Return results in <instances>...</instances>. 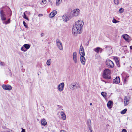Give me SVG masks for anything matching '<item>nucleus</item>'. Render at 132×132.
<instances>
[{"instance_id": "nucleus-1", "label": "nucleus", "mask_w": 132, "mask_h": 132, "mask_svg": "<svg viewBox=\"0 0 132 132\" xmlns=\"http://www.w3.org/2000/svg\"><path fill=\"white\" fill-rule=\"evenodd\" d=\"M84 22L81 20H79L75 23V25L73 26L72 29V33L75 35H77V33H81V30L84 25Z\"/></svg>"}, {"instance_id": "nucleus-2", "label": "nucleus", "mask_w": 132, "mask_h": 132, "mask_svg": "<svg viewBox=\"0 0 132 132\" xmlns=\"http://www.w3.org/2000/svg\"><path fill=\"white\" fill-rule=\"evenodd\" d=\"M111 71L109 69H106L104 71L103 74V76L104 78L106 79H109L111 78V77L108 75L110 72Z\"/></svg>"}, {"instance_id": "nucleus-3", "label": "nucleus", "mask_w": 132, "mask_h": 132, "mask_svg": "<svg viewBox=\"0 0 132 132\" xmlns=\"http://www.w3.org/2000/svg\"><path fill=\"white\" fill-rule=\"evenodd\" d=\"M2 8H0V16L1 18V20L3 21H4L6 19V15L4 11L2 10Z\"/></svg>"}, {"instance_id": "nucleus-4", "label": "nucleus", "mask_w": 132, "mask_h": 132, "mask_svg": "<svg viewBox=\"0 0 132 132\" xmlns=\"http://www.w3.org/2000/svg\"><path fill=\"white\" fill-rule=\"evenodd\" d=\"M71 14L73 16H77L80 14V10L78 9H75L71 11Z\"/></svg>"}, {"instance_id": "nucleus-5", "label": "nucleus", "mask_w": 132, "mask_h": 132, "mask_svg": "<svg viewBox=\"0 0 132 132\" xmlns=\"http://www.w3.org/2000/svg\"><path fill=\"white\" fill-rule=\"evenodd\" d=\"M106 64L109 68H113L114 67V64L113 62L110 60H108L106 61Z\"/></svg>"}, {"instance_id": "nucleus-6", "label": "nucleus", "mask_w": 132, "mask_h": 132, "mask_svg": "<svg viewBox=\"0 0 132 132\" xmlns=\"http://www.w3.org/2000/svg\"><path fill=\"white\" fill-rule=\"evenodd\" d=\"M56 42L57 46L58 48L60 50H62L63 47L62 44L60 41L58 39H57L56 40Z\"/></svg>"}, {"instance_id": "nucleus-7", "label": "nucleus", "mask_w": 132, "mask_h": 132, "mask_svg": "<svg viewBox=\"0 0 132 132\" xmlns=\"http://www.w3.org/2000/svg\"><path fill=\"white\" fill-rule=\"evenodd\" d=\"M64 86V82H62L58 85L57 89L60 92H61L63 90Z\"/></svg>"}, {"instance_id": "nucleus-8", "label": "nucleus", "mask_w": 132, "mask_h": 132, "mask_svg": "<svg viewBox=\"0 0 132 132\" xmlns=\"http://www.w3.org/2000/svg\"><path fill=\"white\" fill-rule=\"evenodd\" d=\"M2 87L5 90H10L12 89L11 86L9 85H3L2 86Z\"/></svg>"}, {"instance_id": "nucleus-9", "label": "nucleus", "mask_w": 132, "mask_h": 132, "mask_svg": "<svg viewBox=\"0 0 132 132\" xmlns=\"http://www.w3.org/2000/svg\"><path fill=\"white\" fill-rule=\"evenodd\" d=\"M73 59L75 63H77V53L76 52H74L73 53Z\"/></svg>"}, {"instance_id": "nucleus-10", "label": "nucleus", "mask_w": 132, "mask_h": 132, "mask_svg": "<svg viewBox=\"0 0 132 132\" xmlns=\"http://www.w3.org/2000/svg\"><path fill=\"white\" fill-rule=\"evenodd\" d=\"M69 86V88L72 90H73L77 87V84L75 83H72L70 84Z\"/></svg>"}, {"instance_id": "nucleus-11", "label": "nucleus", "mask_w": 132, "mask_h": 132, "mask_svg": "<svg viewBox=\"0 0 132 132\" xmlns=\"http://www.w3.org/2000/svg\"><path fill=\"white\" fill-rule=\"evenodd\" d=\"M120 81V79L119 77H117L116 78L113 80V83L116 84H119Z\"/></svg>"}, {"instance_id": "nucleus-12", "label": "nucleus", "mask_w": 132, "mask_h": 132, "mask_svg": "<svg viewBox=\"0 0 132 132\" xmlns=\"http://www.w3.org/2000/svg\"><path fill=\"white\" fill-rule=\"evenodd\" d=\"M124 105L125 106L127 105L129 103V99L127 97L125 96L124 99Z\"/></svg>"}, {"instance_id": "nucleus-13", "label": "nucleus", "mask_w": 132, "mask_h": 132, "mask_svg": "<svg viewBox=\"0 0 132 132\" xmlns=\"http://www.w3.org/2000/svg\"><path fill=\"white\" fill-rule=\"evenodd\" d=\"M122 37L127 41L129 42L130 40L129 38L130 37L127 34L123 35Z\"/></svg>"}, {"instance_id": "nucleus-14", "label": "nucleus", "mask_w": 132, "mask_h": 132, "mask_svg": "<svg viewBox=\"0 0 132 132\" xmlns=\"http://www.w3.org/2000/svg\"><path fill=\"white\" fill-rule=\"evenodd\" d=\"M57 13V11L55 10H53L49 15V16L51 18L54 17Z\"/></svg>"}, {"instance_id": "nucleus-15", "label": "nucleus", "mask_w": 132, "mask_h": 132, "mask_svg": "<svg viewBox=\"0 0 132 132\" xmlns=\"http://www.w3.org/2000/svg\"><path fill=\"white\" fill-rule=\"evenodd\" d=\"M80 61L82 65H84L85 64L86 60L84 56L80 57Z\"/></svg>"}, {"instance_id": "nucleus-16", "label": "nucleus", "mask_w": 132, "mask_h": 132, "mask_svg": "<svg viewBox=\"0 0 132 132\" xmlns=\"http://www.w3.org/2000/svg\"><path fill=\"white\" fill-rule=\"evenodd\" d=\"M63 20L65 22L67 21L70 19V17H68L66 15H63Z\"/></svg>"}, {"instance_id": "nucleus-17", "label": "nucleus", "mask_w": 132, "mask_h": 132, "mask_svg": "<svg viewBox=\"0 0 132 132\" xmlns=\"http://www.w3.org/2000/svg\"><path fill=\"white\" fill-rule=\"evenodd\" d=\"M105 48H106V50L109 51L110 53L109 54H111L112 53V50L111 47L109 46H106Z\"/></svg>"}, {"instance_id": "nucleus-18", "label": "nucleus", "mask_w": 132, "mask_h": 132, "mask_svg": "<svg viewBox=\"0 0 132 132\" xmlns=\"http://www.w3.org/2000/svg\"><path fill=\"white\" fill-rule=\"evenodd\" d=\"M61 115L62 116V118L63 120H65L66 119V116L64 113L62 111L61 112Z\"/></svg>"}, {"instance_id": "nucleus-19", "label": "nucleus", "mask_w": 132, "mask_h": 132, "mask_svg": "<svg viewBox=\"0 0 132 132\" xmlns=\"http://www.w3.org/2000/svg\"><path fill=\"white\" fill-rule=\"evenodd\" d=\"M41 124L43 126H45L47 124V122L45 119L43 118L42 120Z\"/></svg>"}, {"instance_id": "nucleus-20", "label": "nucleus", "mask_w": 132, "mask_h": 132, "mask_svg": "<svg viewBox=\"0 0 132 132\" xmlns=\"http://www.w3.org/2000/svg\"><path fill=\"white\" fill-rule=\"evenodd\" d=\"M113 102L111 101H109L107 103V106L109 108H111V106Z\"/></svg>"}, {"instance_id": "nucleus-21", "label": "nucleus", "mask_w": 132, "mask_h": 132, "mask_svg": "<svg viewBox=\"0 0 132 132\" xmlns=\"http://www.w3.org/2000/svg\"><path fill=\"white\" fill-rule=\"evenodd\" d=\"M23 46L27 50L30 48V45L29 44H25L23 45Z\"/></svg>"}, {"instance_id": "nucleus-22", "label": "nucleus", "mask_w": 132, "mask_h": 132, "mask_svg": "<svg viewBox=\"0 0 132 132\" xmlns=\"http://www.w3.org/2000/svg\"><path fill=\"white\" fill-rule=\"evenodd\" d=\"M101 95L104 98H105L107 96V93L105 92H102L101 93Z\"/></svg>"}, {"instance_id": "nucleus-23", "label": "nucleus", "mask_w": 132, "mask_h": 132, "mask_svg": "<svg viewBox=\"0 0 132 132\" xmlns=\"http://www.w3.org/2000/svg\"><path fill=\"white\" fill-rule=\"evenodd\" d=\"M100 49V47H97L94 49V50L96 53H98L99 52Z\"/></svg>"}, {"instance_id": "nucleus-24", "label": "nucleus", "mask_w": 132, "mask_h": 132, "mask_svg": "<svg viewBox=\"0 0 132 132\" xmlns=\"http://www.w3.org/2000/svg\"><path fill=\"white\" fill-rule=\"evenodd\" d=\"M62 0H56V4L57 6H58L61 3Z\"/></svg>"}, {"instance_id": "nucleus-25", "label": "nucleus", "mask_w": 132, "mask_h": 132, "mask_svg": "<svg viewBox=\"0 0 132 132\" xmlns=\"http://www.w3.org/2000/svg\"><path fill=\"white\" fill-rule=\"evenodd\" d=\"M91 121L90 119H88L87 121V125L88 126H91Z\"/></svg>"}, {"instance_id": "nucleus-26", "label": "nucleus", "mask_w": 132, "mask_h": 132, "mask_svg": "<svg viewBox=\"0 0 132 132\" xmlns=\"http://www.w3.org/2000/svg\"><path fill=\"white\" fill-rule=\"evenodd\" d=\"M79 52V53L80 55H81V56H84L85 55V53L84 51Z\"/></svg>"}, {"instance_id": "nucleus-27", "label": "nucleus", "mask_w": 132, "mask_h": 132, "mask_svg": "<svg viewBox=\"0 0 132 132\" xmlns=\"http://www.w3.org/2000/svg\"><path fill=\"white\" fill-rule=\"evenodd\" d=\"M114 4L116 5H118L119 4L120 2L119 0H113Z\"/></svg>"}, {"instance_id": "nucleus-28", "label": "nucleus", "mask_w": 132, "mask_h": 132, "mask_svg": "<svg viewBox=\"0 0 132 132\" xmlns=\"http://www.w3.org/2000/svg\"><path fill=\"white\" fill-rule=\"evenodd\" d=\"M10 19H9L8 20L5 21H3V24H7L10 23Z\"/></svg>"}, {"instance_id": "nucleus-29", "label": "nucleus", "mask_w": 132, "mask_h": 132, "mask_svg": "<svg viewBox=\"0 0 132 132\" xmlns=\"http://www.w3.org/2000/svg\"><path fill=\"white\" fill-rule=\"evenodd\" d=\"M127 110V109H124L123 110H122L121 112V113L122 114H125Z\"/></svg>"}, {"instance_id": "nucleus-30", "label": "nucleus", "mask_w": 132, "mask_h": 132, "mask_svg": "<svg viewBox=\"0 0 132 132\" xmlns=\"http://www.w3.org/2000/svg\"><path fill=\"white\" fill-rule=\"evenodd\" d=\"M23 17L26 19L28 21L29 20V19L27 17V16L25 13V12L24 13L23 15Z\"/></svg>"}, {"instance_id": "nucleus-31", "label": "nucleus", "mask_w": 132, "mask_h": 132, "mask_svg": "<svg viewBox=\"0 0 132 132\" xmlns=\"http://www.w3.org/2000/svg\"><path fill=\"white\" fill-rule=\"evenodd\" d=\"M51 60V59H50L49 60H48L47 61L46 64L48 65H50L51 64V62H50Z\"/></svg>"}, {"instance_id": "nucleus-32", "label": "nucleus", "mask_w": 132, "mask_h": 132, "mask_svg": "<svg viewBox=\"0 0 132 132\" xmlns=\"http://www.w3.org/2000/svg\"><path fill=\"white\" fill-rule=\"evenodd\" d=\"M112 22L114 23H116L119 22V21L116 20L114 18H113V19L112 20Z\"/></svg>"}, {"instance_id": "nucleus-33", "label": "nucleus", "mask_w": 132, "mask_h": 132, "mask_svg": "<svg viewBox=\"0 0 132 132\" xmlns=\"http://www.w3.org/2000/svg\"><path fill=\"white\" fill-rule=\"evenodd\" d=\"M23 23L24 26L26 28L28 29V27L27 26V25H26V23L24 22V21L23 22Z\"/></svg>"}, {"instance_id": "nucleus-34", "label": "nucleus", "mask_w": 132, "mask_h": 132, "mask_svg": "<svg viewBox=\"0 0 132 132\" xmlns=\"http://www.w3.org/2000/svg\"><path fill=\"white\" fill-rule=\"evenodd\" d=\"M123 11V10L122 8H120L119 10V12L120 13H122Z\"/></svg>"}, {"instance_id": "nucleus-35", "label": "nucleus", "mask_w": 132, "mask_h": 132, "mask_svg": "<svg viewBox=\"0 0 132 132\" xmlns=\"http://www.w3.org/2000/svg\"><path fill=\"white\" fill-rule=\"evenodd\" d=\"M84 51V50L83 48V47L81 45V46H80V51Z\"/></svg>"}, {"instance_id": "nucleus-36", "label": "nucleus", "mask_w": 132, "mask_h": 132, "mask_svg": "<svg viewBox=\"0 0 132 132\" xmlns=\"http://www.w3.org/2000/svg\"><path fill=\"white\" fill-rule=\"evenodd\" d=\"M24 47L23 46L21 47V50L24 52L26 51H27V50L24 49Z\"/></svg>"}, {"instance_id": "nucleus-37", "label": "nucleus", "mask_w": 132, "mask_h": 132, "mask_svg": "<svg viewBox=\"0 0 132 132\" xmlns=\"http://www.w3.org/2000/svg\"><path fill=\"white\" fill-rule=\"evenodd\" d=\"M114 59L115 60L116 62L119 61L118 59L116 57H114Z\"/></svg>"}, {"instance_id": "nucleus-38", "label": "nucleus", "mask_w": 132, "mask_h": 132, "mask_svg": "<svg viewBox=\"0 0 132 132\" xmlns=\"http://www.w3.org/2000/svg\"><path fill=\"white\" fill-rule=\"evenodd\" d=\"M116 64L117 65V66L118 67H120V65L119 63V61L117 62H116Z\"/></svg>"}, {"instance_id": "nucleus-39", "label": "nucleus", "mask_w": 132, "mask_h": 132, "mask_svg": "<svg viewBox=\"0 0 132 132\" xmlns=\"http://www.w3.org/2000/svg\"><path fill=\"white\" fill-rule=\"evenodd\" d=\"M0 64L1 65L4 66L5 65L4 63L3 62H0Z\"/></svg>"}, {"instance_id": "nucleus-40", "label": "nucleus", "mask_w": 132, "mask_h": 132, "mask_svg": "<svg viewBox=\"0 0 132 132\" xmlns=\"http://www.w3.org/2000/svg\"><path fill=\"white\" fill-rule=\"evenodd\" d=\"M21 129L22 130L21 132H26L25 129H24L22 128H21Z\"/></svg>"}, {"instance_id": "nucleus-41", "label": "nucleus", "mask_w": 132, "mask_h": 132, "mask_svg": "<svg viewBox=\"0 0 132 132\" xmlns=\"http://www.w3.org/2000/svg\"><path fill=\"white\" fill-rule=\"evenodd\" d=\"M122 132H127V131L125 129H123L122 130Z\"/></svg>"}, {"instance_id": "nucleus-42", "label": "nucleus", "mask_w": 132, "mask_h": 132, "mask_svg": "<svg viewBox=\"0 0 132 132\" xmlns=\"http://www.w3.org/2000/svg\"><path fill=\"white\" fill-rule=\"evenodd\" d=\"M46 0H42V2L44 4H46Z\"/></svg>"}, {"instance_id": "nucleus-43", "label": "nucleus", "mask_w": 132, "mask_h": 132, "mask_svg": "<svg viewBox=\"0 0 132 132\" xmlns=\"http://www.w3.org/2000/svg\"><path fill=\"white\" fill-rule=\"evenodd\" d=\"M88 128H89V129L90 131L92 130V127L91 126H88Z\"/></svg>"}, {"instance_id": "nucleus-44", "label": "nucleus", "mask_w": 132, "mask_h": 132, "mask_svg": "<svg viewBox=\"0 0 132 132\" xmlns=\"http://www.w3.org/2000/svg\"><path fill=\"white\" fill-rule=\"evenodd\" d=\"M89 40H88L86 43V45L87 46L89 44Z\"/></svg>"}, {"instance_id": "nucleus-45", "label": "nucleus", "mask_w": 132, "mask_h": 132, "mask_svg": "<svg viewBox=\"0 0 132 132\" xmlns=\"http://www.w3.org/2000/svg\"><path fill=\"white\" fill-rule=\"evenodd\" d=\"M102 50H103V49L102 48H100V53H101V52H102Z\"/></svg>"}, {"instance_id": "nucleus-46", "label": "nucleus", "mask_w": 132, "mask_h": 132, "mask_svg": "<svg viewBox=\"0 0 132 132\" xmlns=\"http://www.w3.org/2000/svg\"><path fill=\"white\" fill-rule=\"evenodd\" d=\"M44 35V34L43 33H42L40 34L41 37H43V36Z\"/></svg>"}, {"instance_id": "nucleus-47", "label": "nucleus", "mask_w": 132, "mask_h": 132, "mask_svg": "<svg viewBox=\"0 0 132 132\" xmlns=\"http://www.w3.org/2000/svg\"><path fill=\"white\" fill-rule=\"evenodd\" d=\"M43 16V15L42 14H39L38 15V16Z\"/></svg>"}, {"instance_id": "nucleus-48", "label": "nucleus", "mask_w": 132, "mask_h": 132, "mask_svg": "<svg viewBox=\"0 0 132 132\" xmlns=\"http://www.w3.org/2000/svg\"><path fill=\"white\" fill-rule=\"evenodd\" d=\"M65 131L63 130H62L60 131V132H65Z\"/></svg>"}, {"instance_id": "nucleus-49", "label": "nucleus", "mask_w": 132, "mask_h": 132, "mask_svg": "<svg viewBox=\"0 0 132 132\" xmlns=\"http://www.w3.org/2000/svg\"><path fill=\"white\" fill-rule=\"evenodd\" d=\"M130 49H132V45L130 46Z\"/></svg>"}, {"instance_id": "nucleus-50", "label": "nucleus", "mask_w": 132, "mask_h": 132, "mask_svg": "<svg viewBox=\"0 0 132 132\" xmlns=\"http://www.w3.org/2000/svg\"><path fill=\"white\" fill-rule=\"evenodd\" d=\"M10 12V16H11V15H12L11 11Z\"/></svg>"}, {"instance_id": "nucleus-51", "label": "nucleus", "mask_w": 132, "mask_h": 132, "mask_svg": "<svg viewBox=\"0 0 132 132\" xmlns=\"http://www.w3.org/2000/svg\"><path fill=\"white\" fill-rule=\"evenodd\" d=\"M92 105V103H90V105Z\"/></svg>"}, {"instance_id": "nucleus-52", "label": "nucleus", "mask_w": 132, "mask_h": 132, "mask_svg": "<svg viewBox=\"0 0 132 132\" xmlns=\"http://www.w3.org/2000/svg\"><path fill=\"white\" fill-rule=\"evenodd\" d=\"M9 132H12V130H10L9 131Z\"/></svg>"}, {"instance_id": "nucleus-53", "label": "nucleus", "mask_w": 132, "mask_h": 132, "mask_svg": "<svg viewBox=\"0 0 132 132\" xmlns=\"http://www.w3.org/2000/svg\"><path fill=\"white\" fill-rule=\"evenodd\" d=\"M90 131V132H92V130Z\"/></svg>"}, {"instance_id": "nucleus-54", "label": "nucleus", "mask_w": 132, "mask_h": 132, "mask_svg": "<svg viewBox=\"0 0 132 132\" xmlns=\"http://www.w3.org/2000/svg\"><path fill=\"white\" fill-rule=\"evenodd\" d=\"M8 9H9V10H10V9L9 8H8Z\"/></svg>"}, {"instance_id": "nucleus-55", "label": "nucleus", "mask_w": 132, "mask_h": 132, "mask_svg": "<svg viewBox=\"0 0 132 132\" xmlns=\"http://www.w3.org/2000/svg\"><path fill=\"white\" fill-rule=\"evenodd\" d=\"M57 106H59V105H57Z\"/></svg>"}]
</instances>
